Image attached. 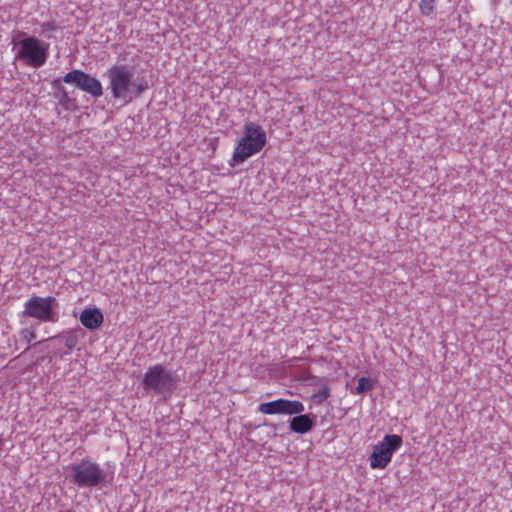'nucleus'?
Instances as JSON below:
<instances>
[{"label":"nucleus","mask_w":512,"mask_h":512,"mask_svg":"<svg viewBox=\"0 0 512 512\" xmlns=\"http://www.w3.org/2000/svg\"><path fill=\"white\" fill-rule=\"evenodd\" d=\"M373 389V384L371 379L366 377H360L358 379V384L355 388L356 394H364L366 392H369Z\"/></svg>","instance_id":"obj_15"},{"label":"nucleus","mask_w":512,"mask_h":512,"mask_svg":"<svg viewBox=\"0 0 512 512\" xmlns=\"http://www.w3.org/2000/svg\"><path fill=\"white\" fill-rule=\"evenodd\" d=\"M143 391L149 395H157L168 398L177 387V380L173 372L162 364L150 366L140 382Z\"/></svg>","instance_id":"obj_3"},{"label":"nucleus","mask_w":512,"mask_h":512,"mask_svg":"<svg viewBox=\"0 0 512 512\" xmlns=\"http://www.w3.org/2000/svg\"><path fill=\"white\" fill-rule=\"evenodd\" d=\"M436 0H420L419 8L423 16H430L435 8Z\"/></svg>","instance_id":"obj_16"},{"label":"nucleus","mask_w":512,"mask_h":512,"mask_svg":"<svg viewBox=\"0 0 512 512\" xmlns=\"http://www.w3.org/2000/svg\"><path fill=\"white\" fill-rule=\"evenodd\" d=\"M148 82L145 78L138 79V81H134V84L131 87V96L134 98L140 97L147 89Z\"/></svg>","instance_id":"obj_13"},{"label":"nucleus","mask_w":512,"mask_h":512,"mask_svg":"<svg viewBox=\"0 0 512 512\" xmlns=\"http://www.w3.org/2000/svg\"><path fill=\"white\" fill-rule=\"evenodd\" d=\"M51 86L54 90L53 96L58 100L60 106L68 110L72 106L74 100L69 97L65 87L62 85L60 79H54L51 82Z\"/></svg>","instance_id":"obj_11"},{"label":"nucleus","mask_w":512,"mask_h":512,"mask_svg":"<svg viewBox=\"0 0 512 512\" xmlns=\"http://www.w3.org/2000/svg\"><path fill=\"white\" fill-rule=\"evenodd\" d=\"M331 395V389L327 385H323L321 389L312 396L314 403L320 405L324 403Z\"/></svg>","instance_id":"obj_14"},{"label":"nucleus","mask_w":512,"mask_h":512,"mask_svg":"<svg viewBox=\"0 0 512 512\" xmlns=\"http://www.w3.org/2000/svg\"><path fill=\"white\" fill-rule=\"evenodd\" d=\"M258 411L268 415H295L289 423L290 430L297 434L309 432L315 424L316 416L313 414H302L305 411V407L298 400L279 398L274 401L264 402L258 406Z\"/></svg>","instance_id":"obj_1"},{"label":"nucleus","mask_w":512,"mask_h":512,"mask_svg":"<svg viewBox=\"0 0 512 512\" xmlns=\"http://www.w3.org/2000/svg\"><path fill=\"white\" fill-rule=\"evenodd\" d=\"M114 99H119L125 103L133 100L131 96V87L134 84V72L131 67L124 64H115L105 73Z\"/></svg>","instance_id":"obj_5"},{"label":"nucleus","mask_w":512,"mask_h":512,"mask_svg":"<svg viewBox=\"0 0 512 512\" xmlns=\"http://www.w3.org/2000/svg\"><path fill=\"white\" fill-rule=\"evenodd\" d=\"M266 141V132L260 125L254 122L246 123L243 135L234 150L230 165L233 167L235 164H240L252 155L260 152L265 146Z\"/></svg>","instance_id":"obj_4"},{"label":"nucleus","mask_w":512,"mask_h":512,"mask_svg":"<svg viewBox=\"0 0 512 512\" xmlns=\"http://www.w3.org/2000/svg\"><path fill=\"white\" fill-rule=\"evenodd\" d=\"M14 47L18 46L15 58L34 68L42 67L49 56V43L35 36H27L23 31H17L12 38Z\"/></svg>","instance_id":"obj_2"},{"label":"nucleus","mask_w":512,"mask_h":512,"mask_svg":"<svg viewBox=\"0 0 512 512\" xmlns=\"http://www.w3.org/2000/svg\"><path fill=\"white\" fill-rule=\"evenodd\" d=\"M41 27H42V33L41 34H44L46 31H54V30L57 29V26H56L54 21L43 22L41 24Z\"/></svg>","instance_id":"obj_18"},{"label":"nucleus","mask_w":512,"mask_h":512,"mask_svg":"<svg viewBox=\"0 0 512 512\" xmlns=\"http://www.w3.org/2000/svg\"><path fill=\"white\" fill-rule=\"evenodd\" d=\"M63 81L67 84L75 85L78 89L90 94L93 98H99L103 95L101 82L82 70L73 69L63 77Z\"/></svg>","instance_id":"obj_9"},{"label":"nucleus","mask_w":512,"mask_h":512,"mask_svg":"<svg viewBox=\"0 0 512 512\" xmlns=\"http://www.w3.org/2000/svg\"><path fill=\"white\" fill-rule=\"evenodd\" d=\"M21 338L27 343L36 339V333L30 328H24L20 331Z\"/></svg>","instance_id":"obj_17"},{"label":"nucleus","mask_w":512,"mask_h":512,"mask_svg":"<svg viewBox=\"0 0 512 512\" xmlns=\"http://www.w3.org/2000/svg\"><path fill=\"white\" fill-rule=\"evenodd\" d=\"M56 306L57 300L53 296H32L25 302L22 315L38 319L41 322L55 323L59 319L58 312L55 310Z\"/></svg>","instance_id":"obj_7"},{"label":"nucleus","mask_w":512,"mask_h":512,"mask_svg":"<svg viewBox=\"0 0 512 512\" xmlns=\"http://www.w3.org/2000/svg\"><path fill=\"white\" fill-rule=\"evenodd\" d=\"M403 443V439L397 434L385 435L383 440L374 446L370 456V466L373 469H384L390 463L393 453L397 451Z\"/></svg>","instance_id":"obj_8"},{"label":"nucleus","mask_w":512,"mask_h":512,"mask_svg":"<svg viewBox=\"0 0 512 512\" xmlns=\"http://www.w3.org/2000/svg\"><path fill=\"white\" fill-rule=\"evenodd\" d=\"M79 320L87 329L95 330L102 325L104 317L99 308H86L81 312Z\"/></svg>","instance_id":"obj_10"},{"label":"nucleus","mask_w":512,"mask_h":512,"mask_svg":"<svg viewBox=\"0 0 512 512\" xmlns=\"http://www.w3.org/2000/svg\"><path fill=\"white\" fill-rule=\"evenodd\" d=\"M83 334H84V332L80 327H78L77 329H74V330L67 331L64 334L65 346L69 350L74 349L77 346L79 336H83Z\"/></svg>","instance_id":"obj_12"},{"label":"nucleus","mask_w":512,"mask_h":512,"mask_svg":"<svg viewBox=\"0 0 512 512\" xmlns=\"http://www.w3.org/2000/svg\"><path fill=\"white\" fill-rule=\"evenodd\" d=\"M69 477L79 488H93L106 482L107 471L96 462L83 459L71 466Z\"/></svg>","instance_id":"obj_6"}]
</instances>
